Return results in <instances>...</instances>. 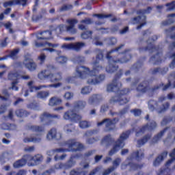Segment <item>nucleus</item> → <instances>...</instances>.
Returning <instances> with one entry per match:
<instances>
[{"label": "nucleus", "mask_w": 175, "mask_h": 175, "mask_svg": "<svg viewBox=\"0 0 175 175\" xmlns=\"http://www.w3.org/2000/svg\"><path fill=\"white\" fill-rule=\"evenodd\" d=\"M102 70V66H99L98 63L93 64V70H90L89 68L80 66L76 69L75 74L72 77H68L66 79V83H73V78L79 77V79H85L88 84H98L100 81L105 80V76L100 75L96 77V74Z\"/></svg>", "instance_id": "obj_1"}, {"label": "nucleus", "mask_w": 175, "mask_h": 175, "mask_svg": "<svg viewBox=\"0 0 175 175\" xmlns=\"http://www.w3.org/2000/svg\"><path fill=\"white\" fill-rule=\"evenodd\" d=\"M42 159L43 157L40 154H37L34 157L31 155H25L22 159L16 161L13 166L15 169H18V167L24 166L27 162L29 166H35L38 162H40Z\"/></svg>", "instance_id": "obj_2"}, {"label": "nucleus", "mask_w": 175, "mask_h": 175, "mask_svg": "<svg viewBox=\"0 0 175 175\" xmlns=\"http://www.w3.org/2000/svg\"><path fill=\"white\" fill-rule=\"evenodd\" d=\"M85 107V102L79 101L77 103L72 111H68L64 113L63 116L64 120H70L72 122H77L78 121H80V120H81V116L76 114L75 111H77V110H80V109H84Z\"/></svg>", "instance_id": "obj_3"}, {"label": "nucleus", "mask_w": 175, "mask_h": 175, "mask_svg": "<svg viewBox=\"0 0 175 175\" xmlns=\"http://www.w3.org/2000/svg\"><path fill=\"white\" fill-rule=\"evenodd\" d=\"M51 38V31H43L42 33H38L37 34V40L35 41L36 47H42L45 46V47H49L52 49H55V47H58L57 44H51L50 42H46L45 44L40 43L39 41L41 39H50Z\"/></svg>", "instance_id": "obj_4"}, {"label": "nucleus", "mask_w": 175, "mask_h": 175, "mask_svg": "<svg viewBox=\"0 0 175 175\" xmlns=\"http://www.w3.org/2000/svg\"><path fill=\"white\" fill-rule=\"evenodd\" d=\"M38 79L49 80L51 83H57L62 79V75L61 73L50 74V70H44L38 74Z\"/></svg>", "instance_id": "obj_5"}, {"label": "nucleus", "mask_w": 175, "mask_h": 175, "mask_svg": "<svg viewBox=\"0 0 175 175\" xmlns=\"http://www.w3.org/2000/svg\"><path fill=\"white\" fill-rule=\"evenodd\" d=\"M129 131H127L126 133H122L120 135V139L118 140L117 142H116L113 150H111L109 152V155H113V154H116V152H117V151H118L119 150H121V148H122V147H124V146H125V144L124 143V140H126V139H128V137H129Z\"/></svg>", "instance_id": "obj_6"}, {"label": "nucleus", "mask_w": 175, "mask_h": 175, "mask_svg": "<svg viewBox=\"0 0 175 175\" xmlns=\"http://www.w3.org/2000/svg\"><path fill=\"white\" fill-rule=\"evenodd\" d=\"M67 23H68L69 24L68 27L64 25H61L60 26L57 27V32H64V31H67V32H70V33H76V32H77V30L75 28V25H76L77 21L76 19H71L68 20Z\"/></svg>", "instance_id": "obj_7"}, {"label": "nucleus", "mask_w": 175, "mask_h": 175, "mask_svg": "<svg viewBox=\"0 0 175 175\" xmlns=\"http://www.w3.org/2000/svg\"><path fill=\"white\" fill-rule=\"evenodd\" d=\"M8 79L10 80H14L12 82V90H14V91H18V88L16 86V84L18 83V80H20V79H23V80H28V79H29V76H21L17 72L14 71L9 73Z\"/></svg>", "instance_id": "obj_8"}, {"label": "nucleus", "mask_w": 175, "mask_h": 175, "mask_svg": "<svg viewBox=\"0 0 175 175\" xmlns=\"http://www.w3.org/2000/svg\"><path fill=\"white\" fill-rule=\"evenodd\" d=\"M150 10H151V8H148V10H141L138 12V14H141L140 16L137 18H134L133 20V24H141L139 26L137 27V29H140L142 27H144L146 24V13H150Z\"/></svg>", "instance_id": "obj_9"}, {"label": "nucleus", "mask_w": 175, "mask_h": 175, "mask_svg": "<svg viewBox=\"0 0 175 175\" xmlns=\"http://www.w3.org/2000/svg\"><path fill=\"white\" fill-rule=\"evenodd\" d=\"M28 87L30 90V92H35V91L42 90V88H58V87H61V83H57L55 84H51L49 85L34 86L33 81H30L28 83Z\"/></svg>", "instance_id": "obj_10"}, {"label": "nucleus", "mask_w": 175, "mask_h": 175, "mask_svg": "<svg viewBox=\"0 0 175 175\" xmlns=\"http://www.w3.org/2000/svg\"><path fill=\"white\" fill-rule=\"evenodd\" d=\"M85 46L83 42H77L71 44H64L62 46V49L64 50H75V51H79L81 49H83Z\"/></svg>", "instance_id": "obj_11"}, {"label": "nucleus", "mask_w": 175, "mask_h": 175, "mask_svg": "<svg viewBox=\"0 0 175 175\" xmlns=\"http://www.w3.org/2000/svg\"><path fill=\"white\" fill-rule=\"evenodd\" d=\"M68 147L72 151H79L83 148V144L76 142V140H70L68 142Z\"/></svg>", "instance_id": "obj_12"}, {"label": "nucleus", "mask_w": 175, "mask_h": 175, "mask_svg": "<svg viewBox=\"0 0 175 175\" xmlns=\"http://www.w3.org/2000/svg\"><path fill=\"white\" fill-rule=\"evenodd\" d=\"M111 53H114V50H112V51L108 52L107 54V59H109V64H110L109 67L106 68V71L108 73H113V72H114V70H116V69H117V68L113 66V64L117 62H114V60H113V59H110V54H111Z\"/></svg>", "instance_id": "obj_13"}, {"label": "nucleus", "mask_w": 175, "mask_h": 175, "mask_svg": "<svg viewBox=\"0 0 175 175\" xmlns=\"http://www.w3.org/2000/svg\"><path fill=\"white\" fill-rule=\"evenodd\" d=\"M121 87V83H118L117 80H113L111 83L108 85L107 90L108 92H112L113 91H118Z\"/></svg>", "instance_id": "obj_14"}, {"label": "nucleus", "mask_w": 175, "mask_h": 175, "mask_svg": "<svg viewBox=\"0 0 175 175\" xmlns=\"http://www.w3.org/2000/svg\"><path fill=\"white\" fill-rule=\"evenodd\" d=\"M13 5H22V6H25V5H27V0H13L12 1H8L3 3L4 8H8V6H13Z\"/></svg>", "instance_id": "obj_15"}, {"label": "nucleus", "mask_w": 175, "mask_h": 175, "mask_svg": "<svg viewBox=\"0 0 175 175\" xmlns=\"http://www.w3.org/2000/svg\"><path fill=\"white\" fill-rule=\"evenodd\" d=\"M23 65L30 70L31 72L35 70L36 69V64L33 62V61L31 59H28L24 61Z\"/></svg>", "instance_id": "obj_16"}, {"label": "nucleus", "mask_w": 175, "mask_h": 175, "mask_svg": "<svg viewBox=\"0 0 175 175\" xmlns=\"http://www.w3.org/2000/svg\"><path fill=\"white\" fill-rule=\"evenodd\" d=\"M61 137V134L57 132L55 129H51L46 135L48 140H52V139H57L58 140Z\"/></svg>", "instance_id": "obj_17"}, {"label": "nucleus", "mask_w": 175, "mask_h": 175, "mask_svg": "<svg viewBox=\"0 0 175 175\" xmlns=\"http://www.w3.org/2000/svg\"><path fill=\"white\" fill-rule=\"evenodd\" d=\"M118 122V120L114 119L111 120L110 119H106L104 121L98 123V126H100V125H105L107 128H109V126H114V124Z\"/></svg>", "instance_id": "obj_18"}, {"label": "nucleus", "mask_w": 175, "mask_h": 175, "mask_svg": "<svg viewBox=\"0 0 175 175\" xmlns=\"http://www.w3.org/2000/svg\"><path fill=\"white\" fill-rule=\"evenodd\" d=\"M143 157V151L139 150L133 154L132 157L130 159H127L126 162H129V161H133V159H137V161H139V159H142V157Z\"/></svg>", "instance_id": "obj_19"}, {"label": "nucleus", "mask_w": 175, "mask_h": 175, "mask_svg": "<svg viewBox=\"0 0 175 175\" xmlns=\"http://www.w3.org/2000/svg\"><path fill=\"white\" fill-rule=\"evenodd\" d=\"M155 126H157V123H155V122H153L152 123L151 126H146L144 127H143L142 129H141L139 130V132H137L136 135L139 136V133H144V132H146V131H151V129H154V128H155Z\"/></svg>", "instance_id": "obj_20"}, {"label": "nucleus", "mask_w": 175, "mask_h": 175, "mask_svg": "<svg viewBox=\"0 0 175 175\" xmlns=\"http://www.w3.org/2000/svg\"><path fill=\"white\" fill-rule=\"evenodd\" d=\"M166 157H167V152H164L162 154L159 155L154 161V166H158V165H159V163H161Z\"/></svg>", "instance_id": "obj_21"}, {"label": "nucleus", "mask_w": 175, "mask_h": 175, "mask_svg": "<svg viewBox=\"0 0 175 175\" xmlns=\"http://www.w3.org/2000/svg\"><path fill=\"white\" fill-rule=\"evenodd\" d=\"M40 140H41L40 137H39L38 136H36V137H26L24 139L23 142L25 143H39Z\"/></svg>", "instance_id": "obj_22"}, {"label": "nucleus", "mask_w": 175, "mask_h": 175, "mask_svg": "<svg viewBox=\"0 0 175 175\" xmlns=\"http://www.w3.org/2000/svg\"><path fill=\"white\" fill-rule=\"evenodd\" d=\"M92 21L90 18H87L85 20H83L81 21V24L79 25V29L81 31H83L84 29H87V26L88 24H91Z\"/></svg>", "instance_id": "obj_23"}, {"label": "nucleus", "mask_w": 175, "mask_h": 175, "mask_svg": "<svg viewBox=\"0 0 175 175\" xmlns=\"http://www.w3.org/2000/svg\"><path fill=\"white\" fill-rule=\"evenodd\" d=\"M62 100L59 98L53 97L49 100V106H57V105H61Z\"/></svg>", "instance_id": "obj_24"}, {"label": "nucleus", "mask_w": 175, "mask_h": 175, "mask_svg": "<svg viewBox=\"0 0 175 175\" xmlns=\"http://www.w3.org/2000/svg\"><path fill=\"white\" fill-rule=\"evenodd\" d=\"M55 118V117H58L57 116H51L50 113L45 112L41 116H40V120L41 121H47L49 120V118Z\"/></svg>", "instance_id": "obj_25"}, {"label": "nucleus", "mask_w": 175, "mask_h": 175, "mask_svg": "<svg viewBox=\"0 0 175 175\" xmlns=\"http://www.w3.org/2000/svg\"><path fill=\"white\" fill-rule=\"evenodd\" d=\"M89 105H96L98 103V95L92 96L88 100Z\"/></svg>", "instance_id": "obj_26"}, {"label": "nucleus", "mask_w": 175, "mask_h": 175, "mask_svg": "<svg viewBox=\"0 0 175 175\" xmlns=\"http://www.w3.org/2000/svg\"><path fill=\"white\" fill-rule=\"evenodd\" d=\"M49 95V92H40L37 94V98H40V99H46Z\"/></svg>", "instance_id": "obj_27"}, {"label": "nucleus", "mask_w": 175, "mask_h": 175, "mask_svg": "<svg viewBox=\"0 0 175 175\" xmlns=\"http://www.w3.org/2000/svg\"><path fill=\"white\" fill-rule=\"evenodd\" d=\"M66 151L64 149L60 148V149H56L55 150H51L48 152L47 154L49 157H51L53 155H57V152H64Z\"/></svg>", "instance_id": "obj_28"}, {"label": "nucleus", "mask_w": 175, "mask_h": 175, "mask_svg": "<svg viewBox=\"0 0 175 175\" xmlns=\"http://www.w3.org/2000/svg\"><path fill=\"white\" fill-rule=\"evenodd\" d=\"M91 91H92V88H91L90 86H88L82 88L81 93L82 95H88V94H90Z\"/></svg>", "instance_id": "obj_29"}, {"label": "nucleus", "mask_w": 175, "mask_h": 175, "mask_svg": "<svg viewBox=\"0 0 175 175\" xmlns=\"http://www.w3.org/2000/svg\"><path fill=\"white\" fill-rule=\"evenodd\" d=\"M64 131H66V133H70L73 131V124H66L64 127Z\"/></svg>", "instance_id": "obj_30"}, {"label": "nucleus", "mask_w": 175, "mask_h": 175, "mask_svg": "<svg viewBox=\"0 0 175 175\" xmlns=\"http://www.w3.org/2000/svg\"><path fill=\"white\" fill-rule=\"evenodd\" d=\"M16 115L17 116V117H26V116H27V111L21 109L17 110L16 111Z\"/></svg>", "instance_id": "obj_31"}, {"label": "nucleus", "mask_w": 175, "mask_h": 175, "mask_svg": "<svg viewBox=\"0 0 175 175\" xmlns=\"http://www.w3.org/2000/svg\"><path fill=\"white\" fill-rule=\"evenodd\" d=\"M90 123L85 120L81 121L79 122V126L80 128H82V129H84L85 128H88L90 126Z\"/></svg>", "instance_id": "obj_32"}, {"label": "nucleus", "mask_w": 175, "mask_h": 175, "mask_svg": "<svg viewBox=\"0 0 175 175\" xmlns=\"http://www.w3.org/2000/svg\"><path fill=\"white\" fill-rule=\"evenodd\" d=\"M92 35V32L86 31L81 34V38H82V39H88V38H91Z\"/></svg>", "instance_id": "obj_33"}, {"label": "nucleus", "mask_w": 175, "mask_h": 175, "mask_svg": "<svg viewBox=\"0 0 175 175\" xmlns=\"http://www.w3.org/2000/svg\"><path fill=\"white\" fill-rule=\"evenodd\" d=\"M148 139H150V136L148 137H146L144 139L139 140L137 142V144L138 146L140 147V146H143L145 144V143H147V142L148 141Z\"/></svg>", "instance_id": "obj_34"}, {"label": "nucleus", "mask_w": 175, "mask_h": 175, "mask_svg": "<svg viewBox=\"0 0 175 175\" xmlns=\"http://www.w3.org/2000/svg\"><path fill=\"white\" fill-rule=\"evenodd\" d=\"M57 61L59 64H65V62H66V61H68V58H66L64 56H60L57 58Z\"/></svg>", "instance_id": "obj_35"}, {"label": "nucleus", "mask_w": 175, "mask_h": 175, "mask_svg": "<svg viewBox=\"0 0 175 175\" xmlns=\"http://www.w3.org/2000/svg\"><path fill=\"white\" fill-rule=\"evenodd\" d=\"M64 99H66V100H70L72 98H73L72 93L70 92H66L64 96Z\"/></svg>", "instance_id": "obj_36"}, {"label": "nucleus", "mask_w": 175, "mask_h": 175, "mask_svg": "<svg viewBox=\"0 0 175 175\" xmlns=\"http://www.w3.org/2000/svg\"><path fill=\"white\" fill-rule=\"evenodd\" d=\"M17 54H18V49H15V50L12 51L10 53L11 58H12V59H14L16 58Z\"/></svg>", "instance_id": "obj_37"}, {"label": "nucleus", "mask_w": 175, "mask_h": 175, "mask_svg": "<svg viewBox=\"0 0 175 175\" xmlns=\"http://www.w3.org/2000/svg\"><path fill=\"white\" fill-rule=\"evenodd\" d=\"M8 96H9V94H8V91H4L3 92V96L0 95V99L1 100H6V99H8Z\"/></svg>", "instance_id": "obj_38"}, {"label": "nucleus", "mask_w": 175, "mask_h": 175, "mask_svg": "<svg viewBox=\"0 0 175 175\" xmlns=\"http://www.w3.org/2000/svg\"><path fill=\"white\" fill-rule=\"evenodd\" d=\"M167 10H173L175 9V1H172L171 3L167 4Z\"/></svg>", "instance_id": "obj_39"}, {"label": "nucleus", "mask_w": 175, "mask_h": 175, "mask_svg": "<svg viewBox=\"0 0 175 175\" xmlns=\"http://www.w3.org/2000/svg\"><path fill=\"white\" fill-rule=\"evenodd\" d=\"M25 171L24 170H21L18 172V174H16V172H10L8 174V175H25Z\"/></svg>", "instance_id": "obj_40"}, {"label": "nucleus", "mask_w": 175, "mask_h": 175, "mask_svg": "<svg viewBox=\"0 0 175 175\" xmlns=\"http://www.w3.org/2000/svg\"><path fill=\"white\" fill-rule=\"evenodd\" d=\"M73 157H71L70 160L68 161V164L66 165V169H69V167H72L75 163H73Z\"/></svg>", "instance_id": "obj_41"}, {"label": "nucleus", "mask_w": 175, "mask_h": 175, "mask_svg": "<svg viewBox=\"0 0 175 175\" xmlns=\"http://www.w3.org/2000/svg\"><path fill=\"white\" fill-rule=\"evenodd\" d=\"M127 166L129 167H131V170H136V169H139V166L136 165V164H133V163H129Z\"/></svg>", "instance_id": "obj_42"}, {"label": "nucleus", "mask_w": 175, "mask_h": 175, "mask_svg": "<svg viewBox=\"0 0 175 175\" xmlns=\"http://www.w3.org/2000/svg\"><path fill=\"white\" fill-rule=\"evenodd\" d=\"M118 102H119V103H120V105H124V104H125V103H128L129 100H128L127 98H126L125 97H122V98L120 99V100H118Z\"/></svg>", "instance_id": "obj_43"}, {"label": "nucleus", "mask_w": 175, "mask_h": 175, "mask_svg": "<svg viewBox=\"0 0 175 175\" xmlns=\"http://www.w3.org/2000/svg\"><path fill=\"white\" fill-rule=\"evenodd\" d=\"M32 131H35L36 132H42V131H43V128L39 127L38 126H33L32 127Z\"/></svg>", "instance_id": "obj_44"}, {"label": "nucleus", "mask_w": 175, "mask_h": 175, "mask_svg": "<svg viewBox=\"0 0 175 175\" xmlns=\"http://www.w3.org/2000/svg\"><path fill=\"white\" fill-rule=\"evenodd\" d=\"M133 113L135 117H137L142 114V111L139 109H135L133 111Z\"/></svg>", "instance_id": "obj_45"}, {"label": "nucleus", "mask_w": 175, "mask_h": 175, "mask_svg": "<svg viewBox=\"0 0 175 175\" xmlns=\"http://www.w3.org/2000/svg\"><path fill=\"white\" fill-rule=\"evenodd\" d=\"M94 16L98 17V18H107V17H110V15L95 14Z\"/></svg>", "instance_id": "obj_46"}, {"label": "nucleus", "mask_w": 175, "mask_h": 175, "mask_svg": "<svg viewBox=\"0 0 175 175\" xmlns=\"http://www.w3.org/2000/svg\"><path fill=\"white\" fill-rule=\"evenodd\" d=\"M70 175H85V174L84 172H76L75 170H72L71 171Z\"/></svg>", "instance_id": "obj_47"}, {"label": "nucleus", "mask_w": 175, "mask_h": 175, "mask_svg": "<svg viewBox=\"0 0 175 175\" xmlns=\"http://www.w3.org/2000/svg\"><path fill=\"white\" fill-rule=\"evenodd\" d=\"M38 59L39 61H40V62H44L45 59H46V55L43 53H42L39 57H38Z\"/></svg>", "instance_id": "obj_48"}, {"label": "nucleus", "mask_w": 175, "mask_h": 175, "mask_svg": "<svg viewBox=\"0 0 175 175\" xmlns=\"http://www.w3.org/2000/svg\"><path fill=\"white\" fill-rule=\"evenodd\" d=\"M137 90V91H141V92H146V88L143 85H139Z\"/></svg>", "instance_id": "obj_49"}, {"label": "nucleus", "mask_w": 175, "mask_h": 175, "mask_svg": "<svg viewBox=\"0 0 175 175\" xmlns=\"http://www.w3.org/2000/svg\"><path fill=\"white\" fill-rule=\"evenodd\" d=\"M172 58H173V61L170 65V68H172V69H173V68H174L175 66V53L172 55Z\"/></svg>", "instance_id": "obj_50"}, {"label": "nucleus", "mask_w": 175, "mask_h": 175, "mask_svg": "<svg viewBox=\"0 0 175 175\" xmlns=\"http://www.w3.org/2000/svg\"><path fill=\"white\" fill-rule=\"evenodd\" d=\"M5 27L7 29H9L10 32L12 33V29H10V27H12V23H7L5 24Z\"/></svg>", "instance_id": "obj_51"}, {"label": "nucleus", "mask_w": 175, "mask_h": 175, "mask_svg": "<svg viewBox=\"0 0 175 175\" xmlns=\"http://www.w3.org/2000/svg\"><path fill=\"white\" fill-rule=\"evenodd\" d=\"M113 170H114V167H111L109 168L108 170H105L104 172V173L103 174V175H107L109 174L111 172H113Z\"/></svg>", "instance_id": "obj_52"}, {"label": "nucleus", "mask_w": 175, "mask_h": 175, "mask_svg": "<svg viewBox=\"0 0 175 175\" xmlns=\"http://www.w3.org/2000/svg\"><path fill=\"white\" fill-rule=\"evenodd\" d=\"M120 162H121V159H117L113 161V166H118L120 165Z\"/></svg>", "instance_id": "obj_53"}, {"label": "nucleus", "mask_w": 175, "mask_h": 175, "mask_svg": "<svg viewBox=\"0 0 175 175\" xmlns=\"http://www.w3.org/2000/svg\"><path fill=\"white\" fill-rule=\"evenodd\" d=\"M107 109H109L107 105H104V106L101 107L100 112L103 113L104 111H106V110H107Z\"/></svg>", "instance_id": "obj_54"}, {"label": "nucleus", "mask_w": 175, "mask_h": 175, "mask_svg": "<svg viewBox=\"0 0 175 175\" xmlns=\"http://www.w3.org/2000/svg\"><path fill=\"white\" fill-rule=\"evenodd\" d=\"M6 111V107L1 106L0 107V114H2Z\"/></svg>", "instance_id": "obj_55"}, {"label": "nucleus", "mask_w": 175, "mask_h": 175, "mask_svg": "<svg viewBox=\"0 0 175 175\" xmlns=\"http://www.w3.org/2000/svg\"><path fill=\"white\" fill-rule=\"evenodd\" d=\"M34 148L33 146H30V147H28V148H25V150L29 152H31L32 151H33Z\"/></svg>", "instance_id": "obj_56"}, {"label": "nucleus", "mask_w": 175, "mask_h": 175, "mask_svg": "<svg viewBox=\"0 0 175 175\" xmlns=\"http://www.w3.org/2000/svg\"><path fill=\"white\" fill-rule=\"evenodd\" d=\"M65 158V154L62 155V157H58V155L55 156V160L58 161V159H64Z\"/></svg>", "instance_id": "obj_57"}, {"label": "nucleus", "mask_w": 175, "mask_h": 175, "mask_svg": "<svg viewBox=\"0 0 175 175\" xmlns=\"http://www.w3.org/2000/svg\"><path fill=\"white\" fill-rule=\"evenodd\" d=\"M7 39H8V38H5L4 41H3V42H1V46L2 47H5V46L8 44V43L6 42V40H7Z\"/></svg>", "instance_id": "obj_58"}, {"label": "nucleus", "mask_w": 175, "mask_h": 175, "mask_svg": "<svg viewBox=\"0 0 175 175\" xmlns=\"http://www.w3.org/2000/svg\"><path fill=\"white\" fill-rule=\"evenodd\" d=\"M111 42L110 44H116V43H117V39L112 38L111 39Z\"/></svg>", "instance_id": "obj_59"}, {"label": "nucleus", "mask_w": 175, "mask_h": 175, "mask_svg": "<svg viewBox=\"0 0 175 175\" xmlns=\"http://www.w3.org/2000/svg\"><path fill=\"white\" fill-rule=\"evenodd\" d=\"M170 87V83L164 85V87L162 88L163 91H165V90H167Z\"/></svg>", "instance_id": "obj_60"}, {"label": "nucleus", "mask_w": 175, "mask_h": 175, "mask_svg": "<svg viewBox=\"0 0 175 175\" xmlns=\"http://www.w3.org/2000/svg\"><path fill=\"white\" fill-rule=\"evenodd\" d=\"M128 27H126L124 29H123L121 31H120V33L122 34H124V33H126L128 31Z\"/></svg>", "instance_id": "obj_61"}, {"label": "nucleus", "mask_w": 175, "mask_h": 175, "mask_svg": "<svg viewBox=\"0 0 175 175\" xmlns=\"http://www.w3.org/2000/svg\"><path fill=\"white\" fill-rule=\"evenodd\" d=\"M100 159H102V156H96L95 157L96 162H99V161H100Z\"/></svg>", "instance_id": "obj_62"}, {"label": "nucleus", "mask_w": 175, "mask_h": 175, "mask_svg": "<svg viewBox=\"0 0 175 175\" xmlns=\"http://www.w3.org/2000/svg\"><path fill=\"white\" fill-rule=\"evenodd\" d=\"M3 143L4 144H9L10 143V141H9V140H8V139L4 138V139H3Z\"/></svg>", "instance_id": "obj_63"}, {"label": "nucleus", "mask_w": 175, "mask_h": 175, "mask_svg": "<svg viewBox=\"0 0 175 175\" xmlns=\"http://www.w3.org/2000/svg\"><path fill=\"white\" fill-rule=\"evenodd\" d=\"M125 154H128L127 149H124V150H122V155H125Z\"/></svg>", "instance_id": "obj_64"}]
</instances>
